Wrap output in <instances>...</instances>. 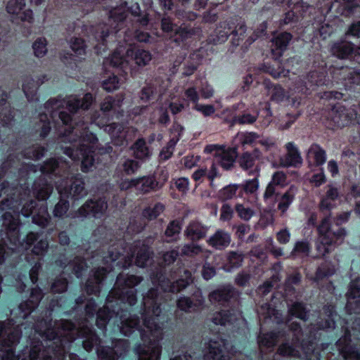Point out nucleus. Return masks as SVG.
Listing matches in <instances>:
<instances>
[{"instance_id":"f257e3e1","label":"nucleus","mask_w":360,"mask_h":360,"mask_svg":"<svg viewBox=\"0 0 360 360\" xmlns=\"http://www.w3.org/2000/svg\"><path fill=\"white\" fill-rule=\"evenodd\" d=\"M143 280L142 276L120 273L106 298L105 305L96 311L97 304L94 298L87 300L84 311L86 316L76 326L70 321L77 330L86 325L91 333L98 338L96 352L100 360H119L124 359L129 352V342L124 339H113L111 346H101V338L88 319L96 314V324L105 335L107 326L112 332L120 333L129 338L139 336L143 343H138L134 348L138 360H160L165 323L171 319L172 312L166 310L168 307L163 302L162 292L158 288H150L143 295L142 302L137 305L136 290L134 287Z\"/></svg>"},{"instance_id":"f03ea898","label":"nucleus","mask_w":360,"mask_h":360,"mask_svg":"<svg viewBox=\"0 0 360 360\" xmlns=\"http://www.w3.org/2000/svg\"><path fill=\"white\" fill-rule=\"evenodd\" d=\"M67 298L64 295L53 298L44 316L31 322V334L38 335L39 338L30 339V348L15 354V347L22 337L20 321L8 319L0 321V358L1 360H64L69 353L68 360H85L77 354L70 352L75 341L78 340L86 352H91L98 342L97 337L91 333L86 325L76 330L74 325L66 319L53 323L52 313L57 309L67 307ZM31 338V336H29Z\"/></svg>"},{"instance_id":"7ed1b4c3","label":"nucleus","mask_w":360,"mask_h":360,"mask_svg":"<svg viewBox=\"0 0 360 360\" xmlns=\"http://www.w3.org/2000/svg\"><path fill=\"white\" fill-rule=\"evenodd\" d=\"M91 93L79 98L71 96L66 100L51 98L44 104V108L55 121L59 142L69 143V146H62L63 153L72 160H81L83 172H87L93 166V154L98 139L95 134L89 130L88 123L84 120L75 121V117L79 110H86L94 101Z\"/></svg>"},{"instance_id":"20e7f679","label":"nucleus","mask_w":360,"mask_h":360,"mask_svg":"<svg viewBox=\"0 0 360 360\" xmlns=\"http://www.w3.org/2000/svg\"><path fill=\"white\" fill-rule=\"evenodd\" d=\"M127 244L122 238L116 240L108 247L107 253L102 256V262L107 266L96 269L87 279L85 285L87 294L99 296L103 283H107L109 279L108 289L114 281L115 274L112 272L115 268L125 269L129 267L135 255L136 266L143 268L148 265L150 257L148 245L140 240H136L130 248V252H127Z\"/></svg>"},{"instance_id":"39448f33","label":"nucleus","mask_w":360,"mask_h":360,"mask_svg":"<svg viewBox=\"0 0 360 360\" xmlns=\"http://www.w3.org/2000/svg\"><path fill=\"white\" fill-rule=\"evenodd\" d=\"M38 170L41 175L33 183L32 191L34 195L40 200H46L49 198L55 185L60 195L67 198L72 196L74 200L83 198L86 192L84 188V181L82 174H77L72 176L70 185H65L62 188L61 184H58L54 178L62 176L60 171V162L55 158L46 160L42 165H39Z\"/></svg>"},{"instance_id":"423d86ee","label":"nucleus","mask_w":360,"mask_h":360,"mask_svg":"<svg viewBox=\"0 0 360 360\" xmlns=\"http://www.w3.org/2000/svg\"><path fill=\"white\" fill-rule=\"evenodd\" d=\"M179 256L178 248L172 249L162 254V259L164 267L160 266L156 271H154L150 278L153 283L158 284L164 292L176 293L185 289L193 282L191 271L183 266H179L176 270L171 271V277L174 279L179 277L175 281H172L166 276L165 267L173 264Z\"/></svg>"},{"instance_id":"0eeeda50","label":"nucleus","mask_w":360,"mask_h":360,"mask_svg":"<svg viewBox=\"0 0 360 360\" xmlns=\"http://www.w3.org/2000/svg\"><path fill=\"white\" fill-rule=\"evenodd\" d=\"M351 213V211H347L338 214L333 219V225L330 222V213L321 220L317 226L318 238L315 243L318 257L326 256L335 245L342 243L347 232L340 226L349 221Z\"/></svg>"},{"instance_id":"6e6552de","label":"nucleus","mask_w":360,"mask_h":360,"mask_svg":"<svg viewBox=\"0 0 360 360\" xmlns=\"http://www.w3.org/2000/svg\"><path fill=\"white\" fill-rule=\"evenodd\" d=\"M314 68H318V70H313L306 77H299V79L295 83L293 89L302 94H309L310 91L314 90L315 86H320L328 84L326 79L325 68L327 63L322 58L321 61L314 60L313 63Z\"/></svg>"},{"instance_id":"1a4fd4ad","label":"nucleus","mask_w":360,"mask_h":360,"mask_svg":"<svg viewBox=\"0 0 360 360\" xmlns=\"http://www.w3.org/2000/svg\"><path fill=\"white\" fill-rule=\"evenodd\" d=\"M204 153L212 154L215 164L224 170H231L238 157L237 148L228 147L224 145L210 144L204 148Z\"/></svg>"},{"instance_id":"9d476101","label":"nucleus","mask_w":360,"mask_h":360,"mask_svg":"<svg viewBox=\"0 0 360 360\" xmlns=\"http://www.w3.org/2000/svg\"><path fill=\"white\" fill-rule=\"evenodd\" d=\"M168 178V173L164 172H162L159 178L154 174L135 178L134 190L140 195L158 191L164 187Z\"/></svg>"},{"instance_id":"9b49d317","label":"nucleus","mask_w":360,"mask_h":360,"mask_svg":"<svg viewBox=\"0 0 360 360\" xmlns=\"http://www.w3.org/2000/svg\"><path fill=\"white\" fill-rule=\"evenodd\" d=\"M357 111L349 105H344L340 103L335 105L328 112V119L332 122L329 128L344 127L356 120Z\"/></svg>"},{"instance_id":"f8f14e48","label":"nucleus","mask_w":360,"mask_h":360,"mask_svg":"<svg viewBox=\"0 0 360 360\" xmlns=\"http://www.w3.org/2000/svg\"><path fill=\"white\" fill-rule=\"evenodd\" d=\"M336 346L345 360H360V338L352 339L348 329L337 342Z\"/></svg>"},{"instance_id":"ddd939ff","label":"nucleus","mask_w":360,"mask_h":360,"mask_svg":"<svg viewBox=\"0 0 360 360\" xmlns=\"http://www.w3.org/2000/svg\"><path fill=\"white\" fill-rule=\"evenodd\" d=\"M98 117L96 115H94V116L91 117L90 122L84 120H83L88 123L89 127L95 124L101 128H103L104 131L110 136L112 142L114 145L122 146L127 144L126 133L124 131V127L122 124L112 122L110 124H103L101 126L100 122L98 121Z\"/></svg>"},{"instance_id":"4468645a","label":"nucleus","mask_w":360,"mask_h":360,"mask_svg":"<svg viewBox=\"0 0 360 360\" xmlns=\"http://www.w3.org/2000/svg\"><path fill=\"white\" fill-rule=\"evenodd\" d=\"M108 208L105 198L88 200L76 212L77 217L100 218Z\"/></svg>"},{"instance_id":"2eb2a0df","label":"nucleus","mask_w":360,"mask_h":360,"mask_svg":"<svg viewBox=\"0 0 360 360\" xmlns=\"http://www.w3.org/2000/svg\"><path fill=\"white\" fill-rule=\"evenodd\" d=\"M287 185V175L282 171L274 172L271 181L264 191L263 198L265 202H274L278 195V188H284Z\"/></svg>"},{"instance_id":"dca6fc26","label":"nucleus","mask_w":360,"mask_h":360,"mask_svg":"<svg viewBox=\"0 0 360 360\" xmlns=\"http://www.w3.org/2000/svg\"><path fill=\"white\" fill-rule=\"evenodd\" d=\"M44 294L39 287L32 289L30 297L21 302L18 306L17 311V319L25 320L34 311V309L39 306L40 301L43 298Z\"/></svg>"},{"instance_id":"f3484780","label":"nucleus","mask_w":360,"mask_h":360,"mask_svg":"<svg viewBox=\"0 0 360 360\" xmlns=\"http://www.w3.org/2000/svg\"><path fill=\"white\" fill-rule=\"evenodd\" d=\"M323 311L327 318L321 319L316 324L311 325V328L310 329L309 338L311 337L313 333L315 340H316V335H319L321 337V330H329L335 328V317L337 316V314L334 306L331 304L324 305Z\"/></svg>"},{"instance_id":"a211bd4d","label":"nucleus","mask_w":360,"mask_h":360,"mask_svg":"<svg viewBox=\"0 0 360 360\" xmlns=\"http://www.w3.org/2000/svg\"><path fill=\"white\" fill-rule=\"evenodd\" d=\"M261 156L259 149H255L252 152H245L238 158L239 167L248 172L249 175L259 176L260 167L257 161Z\"/></svg>"},{"instance_id":"6ab92c4d","label":"nucleus","mask_w":360,"mask_h":360,"mask_svg":"<svg viewBox=\"0 0 360 360\" xmlns=\"http://www.w3.org/2000/svg\"><path fill=\"white\" fill-rule=\"evenodd\" d=\"M209 300L212 304L221 306L229 305L230 302L237 300L238 294L235 288L230 285H223L209 294Z\"/></svg>"},{"instance_id":"aec40b11","label":"nucleus","mask_w":360,"mask_h":360,"mask_svg":"<svg viewBox=\"0 0 360 360\" xmlns=\"http://www.w3.org/2000/svg\"><path fill=\"white\" fill-rule=\"evenodd\" d=\"M337 73L340 77V83L346 90L355 89L360 86V69H351L342 68Z\"/></svg>"},{"instance_id":"412c9836","label":"nucleus","mask_w":360,"mask_h":360,"mask_svg":"<svg viewBox=\"0 0 360 360\" xmlns=\"http://www.w3.org/2000/svg\"><path fill=\"white\" fill-rule=\"evenodd\" d=\"M346 308L355 314L360 313V280L355 279L349 283L347 293Z\"/></svg>"},{"instance_id":"4be33fe9","label":"nucleus","mask_w":360,"mask_h":360,"mask_svg":"<svg viewBox=\"0 0 360 360\" xmlns=\"http://www.w3.org/2000/svg\"><path fill=\"white\" fill-rule=\"evenodd\" d=\"M287 153L281 158V164L285 167H299L302 164L300 152L293 142L285 144Z\"/></svg>"},{"instance_id":"5701e85b","label":"nucleus","mask_w":360,"mask_h":360,"mask_svg":"<svg viewBox=\"0 0 360 360\" xmlns=\"http://www.w3.org/2000/svg\"><path fill=\"white\" fill-rule=\"evenodd\" d=\"M45 80H48L47 76L44 75L42 78L35 81L33 78L26 76L23 79L22 91L29 102L38 101L37 89Z\"/></svg>"},{"instance_id":"b1692460","label":"nucleus","mask_w":360,"mask_h":360,"mask_svg":"<svg viewBox=\"0 0 360 360\" xmlns=\"http://www.w3.org/2000/svg\"><path fill=\"white\" fill-rule=\"evenodd\" d=\"M326 150L317 143H312L307 151V160L309 165L321 167L326 162Z\"/></svg>"},{"instance_id":"393cba45","label":"nucleus","mask_w":360,"mask_h":360,"mask_svg":"<svg viewBox=\"0 0 360 360\" xmlns=\"http://www.w3.org/2000/svg\"><path fill=\"white\" fill-rule=\"evenodd\" d=\"M239 316V311L233 309L221 310L214 314L212 322L215 325L220 326L234 325L238 320Z\"/></svg>"},{"instance_id":"a878e982","label":"nucleus","mask_w":360,"mask_h":360,"mask_svg":"<svg viewBox=\"0 0 360 360\" xmlns=\"http://www.w3.org/2000/svg\"><path fill=\"white\" fill-rule=\"evenodd\" d=\"M231 241V235L222 229L217 230L207 240L210 246L218 250L226 248L230 245Z\"/></svg>"},{"instance_id":"bb28decb","label":"nucleus","mask_w":360,"mask_h":360,"mask_svg":"<svg viewBox=\"0 0 360 360\" xmlns=\"http://www.w3.org/2000/svg\"><path fill=\"white\" fill-rule=\"evenodd\" d=\"M86 46H70V51L65 52L61 56L62 62L65 65H69L71 68L77 67V63L84 59L82 56H84L86 53Z\"/></svg>"},{"instance_id":"cd10ccee","label":"nucleus","mask_w":360,"mask_h":360,"mask_svg":"<svg viewBox=\"0 0 360 360\" xmlns=\"http://www.w3.org/2000/svg\"><path fill=\"white\" fill-rule=\"evenodd\" d=\"M328 190L321 197L319 202V210L321 211H330L335 207V201L339 198L338 189L332 185L327 186Z\"/></svg>"},{"instance_id":"c85d7f7f","label":"nucleus","mask_w":360,"mask_h":360,"mask_svg":"<svg viewBox=\"0 0 360 360\" xmlns=\"http://www.w3.org/2000/svg\"><path fill=\"white\" fill-rule=\"evenodd\" d=\"M131 150L133 151L134 157L141 161L148 160L152 155L143 138L138 139L131 146Z\"/></svg>"},{"instance_id":"c756f323","label":"nucleus","mask_w":360,"mask_h":360,"mask_svg":"<svg viewBox=\"0 0 360 360\" xmlns=\"http://www.w3.org/2000/svg\"><path fill=\"white\" fill-rule=\"evenodd\" d=\"M330 52L338 58L352 59L355 56H360V46H327Z\"/></svg>"},{"instance_id":"7c9ffc66","label":"nucleus","mask_w":360,"mask_h":360,"mask_svg":"<svg viewBox=\"0 0 360 360\" xmlns=\"http://www.w3.org/2000/svg\"><path fill=\"white\" fill-rule=\"evenodd\" d=\"M207 229L198 221H192L187 226L186 236L192 241H198L205 237Z\"/></svg>"},{"instance_id":"2f4dec72","label":"nucleus","mask_w":360,"mask_h":360,"mask_svg":"<svg viewBox=\"0 0 360 360\" xmlns=\"http://www.w3.org/2000/svg\"><path fill=\"white\" fill-rule=\"evenodd\" d=\"M297 192L296 186L292 185L281 196L277 208L281 213H285L295 200V195Z\"/></svg>"},{"instance_id":"473e14b6","label":"nucleus","mask_w":360,"mask_h":360,"mask_svg":"<svg viewBox=\"0 0 360 360\" xmlns=\"http://www.w3.org/2000/svg\"><path fill=\"white\" fill-rule=\"evenodd\" d=\"M279 338L278 331L260 333L257 336V342L259 347L273 348L276 345Z\"/></svg>"},{"instance_id":"72a5a7b5","label":"nucleus","mask_w":360,"mask_h":360,"mask_svg":"<svg viewBox=\"0 0 360 360\" xmlns=\"http://www.w3.org/2000/svg\"><path fill=\"white\" fill-rule=\"evenodd\" d=\"M123 98L122 96H107L101 103V110L107 115L110 112H115L122 105Z\"/></svg>"},{"instance_id":"f704fd0d","label":"nucleus","mask_w":360,"mask_h":360,"mask_svg":"<svg viewBox=\"0 0 360 360\" xmlns=\"http://www.w3.org/2000/svg\"><path fill=\"white\" fill-rule=\"evenodd\" d=\"M105 65H110L115 68H119L122 70L127 68L128 63L124 55L117 49L111 56L104 60Z\"/></svg>"},{"instance_id":"c9c22d12","label":"nucleus","mask_w":360,"mask_h":360,"mask_svg":"<svg viewBox=\"0 0 360 360\" xmlns=\"http://www.w3.org/2000/svg\"><path fill=\"white\" fill-rule=\"evenodd\" d=\"M243 262V255L235 251H231L228 253L227 259L224 265V269L230 272L235 269L242 266Z\"/></svg>"},{"instance_id":"e433bc0d","label":"nucleus","mask_w":360,"mask_h":360,"mask_svg":"<svg viewBox=\"0 0 360 360\" xmlns=\"http://www.w3.org/2000/svg\"><path fill=\"white\" fill-rule=\"evenodd\" d=\"M265 85L266 89H269L271 101L279 103L284 101L285 97V90L281 85H274L267 81H265Z\"/></svg>"},{"instance_id":"4c0bfd02","label":"nucleus","mask_w":360,"mask_h":360,"mask_svg":"<svg viewBox=\"0 0 360 360\" xmlns=\"http://www.w3.org/2000/svg\"><path fill=\"white\" fill-rule=\"evenodd\" d=\"M289 314L302 321H307L309 319V311L303 302H295L288 308Z\"/></svg>"},{"instance_id":"58836bf2","label":"nucleus","mask_w":360,"mask_h":360,"mask_svg":"<svg viewBox=\"0 0 360 360\" xmlns=\"http://www.w3.org/2000/svg\"><path fill=\"white\" fill-rule=\"evenodd\" d=\"M203 300H198V303H193L190 297L181 296L176 301L177 307L184 311L190 312L196 309L199 306L202 305Z\"/></svg>"},{"instance_id":"ea45409f","label":"nucleus","mask_w":360,"mask_h":360,"mask_svg":"<svg viewBox=\"0 0 360 360\" xmlns=\"http://www.w3.org/2000/svg\"><path fill=\"white\" fill-rule=\"evenodd\" d=\"M335 272L334 266L329 263H322L320 264L315 273L314 281L319 282L324 278L332 276Z\"/></svg>"},{"instance_id":"a19ab883","label":"nucleus","mask_w":360,"mask_h":360,"mask_svg":"<svg viewBox=\"0 0 360 360\" xmlns=\"http://www.w3.org/2000/svg\"><path fill=\"white\" fill-rule=\"evenodd\" d=\"M239 188L240 185L238 184L228 185L219 191V197L222 201H226L236 197L241 196Z\"/></svg>"},{"instance_id":"79ce46f5","label":"nucleus","mask_w":360,"mask_h":360,"mask_svg":"<svg viewBox=\"0 0 360 360\" xmlns=\"http://www.w3.org/2000/svg\"><path fill=\"white\" fill-rule=\"evenodd\" d=\"M165 210V205L161 202H157L153 207H147L142 211L143 217L148 220L155 219Z\"/></svg>"},{"instance_id":"37998d69","label":"nucleus","mask_w":360,"mask_h":360,"mask_svg":"<svg viewBox=\"0 0 360 360\" xmlns=\"http://www.w3.org/2000/svg\"><path fill=\"white\" fill-rule=\"evenodd\" d=\"M32 219V223L41 228H45L49 224L51 217L48 213L47 208L44 207L42 209L41 208L40 211L37 214H34Z\"/></svg>"},{"instance_id":"c03bdc74","label":"nucleus","mask_w":360,"mask_h":360,"mask_svg":"<svg viewBox=\"0 0 360 360\" xmlns=\"http://www.w3.org/2000/svg\"><path fill=\"white\" fill-rule=\"evenodd\" d=\"M255 177L252 179L246 180L243 184H239V191L241 194L244 191L247 194H252L256 192L259 188V176L253 175Z\"/></svg>"},{"instance_id":"a18cd8bd","label":"nucleus","mask_w":360,"mask_h":360,"mask_svg":"<svg viewBox=\"0 0 360 360\" xmlns=\"http://www.w3.org/2000/svg\"><path fill=\"white\" fill-rule=\"evenodd\" d=\"M25 6V0H10L6 5V11L9 14L17 16L21 14Z\"/></svg>"},{"instance_id":"49530a36","label":"nucleus","mask_w":360,"mask_h":360,"mask_svg":"<svg viewBox=\"0 0 360 360\" xmlns=\"http://www.w3.org/2000/svg\"><path fill=\"white\" fill-rule=\"evenodd\" d=\"M127 11L125 7L115 8L110 11L109 20L111 23L116 22L117 25L119 22H122L127 17Z\"/></svg>"},{"instance_id":"de8ad7c7","label":"nucleus","mask_w":360,"mask_h":360,"mask_svg":"<svg viewBox=\"0 0 360 360\" xmlns=\"http://www.w3.org/2000/svg\"><path fill=\"white\" fill-rule=\"evenodd\" d=\"M39 127L40 128L39 136L42 138L46 137L51 129L49 117L46 113L39 114Z\"/></svg>"},{"instance_id":"09e8293b","label":"nucleus","mask_w":360,"mask_h":360,"mask_svg":"<svg viewBox=\"0 0 360 360\" xmlns=\"http://www.w3.org/2000/svg\"><path fill=\"white\" fill-rule=\"evenodd\" d=\"M68 287V281L67 278L58 277L56 278L51 285V292L52 293L65 292Z\"/></svg>"},{"instance_id":"8fccbe9b","label":"nucleus","mask_w":360,"mask_h":360,"mask_svg":"<svg viewBox=\"0 0 360 360\" xmlns=\"http://www.w3.org/2000/svg\"><path fill=\"white\" fill-rule=\"evenodd\" d=\"M310 250L311 247L308 241H297L291 252V255H302L304 256H308L310 252Z\"/></svg>"},{"instance_id":"3c124183","label":"nucleus","mask_w":360,"mask_h":360,"mask_svg":"<svg viewBox=\"0 0 360 360\" xmlns=\"http://www.w3.org/2000/svg\"><path fill=\"white\" fill-rule=\"evenodd\" d=\"M87 268L88 266L84 259L79 257L75 258L72 263V271L77 278H81Z\"/></svg>"},{"instance_id":"603ef678","label":"nucleus","mask_w":360,"mask_h":360,"mask_svg":"<svg viewBox=\"0 0 360 360\" xmlns=\"http://www.w3.org/2000/svg\"><path fill=\"white\" fill-rule=\"evenodd\" d=\"M257 117L258 112L254 114L244 112L242 115L235 116L233 118V122L240 124H252L257 120Z\"/></svg>"},{"instance_id":"864d4df0","label":"nucleus","mask_w":360,"mask_h":360,"mask_svg":"<svg viewBox=\"0 0 360 360\" xmlns=\"http://www.w3.org/2000/svg\"><path fill=\"white\" fill-rule=\"evenodd\" d=\"M202 250L200 245L192 243L184 245L179 254L182 256L194 257L199 255Z\"/></svg>"},{"instance_id":"5fc2aeb1","label":"nucleus","mask_w":360,"mask_h":360,"mask_svg":"<svg viewBox=\"0 0 360 360\" xmlns=\"http://www.w3.org/2000/svg\"><path fill=\"white\" fill-rule=\"evenodd\" d=\"M120 166L127 175H131L134 174L140 168L141 165L135 160L127 159Z\"/></svg>"},{"instance_id":"6e6d98bb","label":"nucleus","mask_w":360,"mask_h":360,"mask_svg":"<svg viewBox=\"0 0 360 360\" xmlns=\"http://www.w3.org/2000/svg\"><path fill=\"white\" fill-rule=\"evenodd\" d=\"M151 60L150 53L143 49H138L134 54V60L139 66L147 65Z\"/></svg>"},{"instance_id":"4d7b16f0","label":"nucleus","mask_w":360,"mask_h":360,"mask_svg":"<svg viewBox=\"0 0 360 360\" xmlns=\"http://www.w3.org/2000/svg\"><path fill=\"white\" fill-rule=\"evenodd\" d=\"M70 207L69 201L66 199L61 198L58 202L55 205L53 210V215L56 217H63L68 212Z\"/></svg>"},{"instance_id":"13d9d810","label":"nucleus","mask_w":360,"mask_h":360,"mask_svg":"<svg viewBox=\"0 0 360 360\" xmlns=\"http://www.w3.org/2000/svg\"><path fill=\"white\" fill-rule=\"evenodd\" d=\"M228 37V31L217 28L215 30L214 34L212 35L211 39H210V43H212L214 45L224 44L226 41Z\"/></svg>"},{"instance_id":"bf43d9fd","label":"nucleus","mask_w":360,"mask_h":360,"mask_svg":"<svg viewBox=\"0 0 360 360\" xmlns=\"http://www.w3.org/2000/svg\"><path fill=\"white\" fill-rule=\"evenodd\" d=\"M292 70L285 69L283 67H281L280 65H278L277 68L273 67H269L267 72L275 79L285 77L289 76V73Z\"/></svg>"},{"instance_id":"052dcab7","label":"nucleus","mask_w":360,"mask_h":360,"mask_svg":"<svg viewBox=\"0 0 360 360\" xmlns=\"http://www.w3.org/2000/svg\"><path fill=\"white\" fill-rule=\"evenodd\" d=\"M185 101L192 103L195 105L198 104L200 99L199 94L195 86L188 88L184 91Z\"/></svg>"},{"instance_id":"680f3d73","label":"nucleus","mask_w":360,"mask_h":360,"mask_svg":"<svg viewBox=\"0 0 360 360\" xmlns=\"http://www.w3.org/2000/svg\"><path fill=\"white\" fill-rule=\"evenodd\" d=\"M236 211L240 218L245 221H248L254 214V211L250 207H246L241 204H237Z\"/></svg>"},{"instance_id":"e2e57ef3","label":"nucleus","mask_w":360,"mask_h":360,"mask_svg":"<svg viewBox=\"0 0 360 360\" xmlns=\"http://www.w3.org/2000/svg\"><path fill=\"white\" fill-rule=\"evenodd\" d=\"M326 181V177L323 167H320L319 172L312 174L310 182L316 187H319Z\"/></svg>"},{"instance_id":"0e129e2a","label":"nucleus","mask_w":360,"mask_h":360,"mask_svg":"<svg viewBox=\"0 0 360 360\" xmlns=\"http://www.w3.org/2000/svg\"><path fill=\"white\" fill-rule=\"evenodd\" d=\"M119 79L113 75L103 82L102 86L107 91H112L119 88Z\"/></svg>"},{"instance_id":"69168bd1","label":"nucleus","mask_w":360,"mask_h":360,"mask_svg":"<svg viewBox=\"0 0 360 360\" xmlns=\"http://www.w3.org/2000/svg\"><path fill=\"white\" fill-rule=\"evenodd\" d=\"M181 230V227L179 225V221H171L165 232V234L168 238H172L175 236L176 235L179 234Z\"/></svg>"},{"instance_id":"338daca9","label":"nucleus","mask_w":360,"mask_h":360,"mask_svg":"<svg viewBox=\"0 0 360 360\" xmlns=\"http://www.w3.org/2000/svg\"><path fill=\"white\" fill-rule=\"evenodd\" d=\"M292 36L288 32H281L273 39L275 45H288L292 40Z\"/></svg>"},{"instance_id":"774afa93","label":"nucleus","mask_w":360,"mask_h":360,"mask_svg":"<svg viewBox=\"0 0 360 360\" xmlns=\"http://www.w3.org/2000/svg\"><path fill=\"white\" fill-rule=\"evenodd\" d=\"M291 234L288 229L284 228L276 233V238L282 245L287 244L290 240Z\"/></svg>"}]
</instances>
